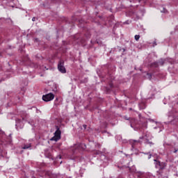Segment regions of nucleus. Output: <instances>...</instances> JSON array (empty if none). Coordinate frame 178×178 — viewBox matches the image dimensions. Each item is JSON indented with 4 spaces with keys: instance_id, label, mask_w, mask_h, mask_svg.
Listing matches in <instances>:
<instances>
[{
    "instance_id": "obj_1",
    "label": "nucleus",
    "mask_w": 178,
    "mask_h": 178,
    "mask_svg": "<svg viewBox=\"0 0 178 178\" xmlns=\"http://www.w3.org/2000/svg\"><path fill=\"white\" fill-rule=\"evenodd\" d=\"M86 146L83 143H78L74 145L73 147H71V150L72 151V154H77V152H80L81 151H84L86 149Z\"/></svg>"
},
{
    "instance_id": "obj_2",
    "label": "nucleus",
    "mask_w": 178,
    "mask_h": 178,
    "mask_svg": "<svg viewBox=\"0 0 178 178\" xmlns=\"http://www.w3.org/2000/svg\"><path fill=\"white\" fill-rule=\"evenodd\" d=\"M154 162H155V168L156 169H159V170H163V169H165V168H166V163L164 162H161L156 159H154Z\"/></svg>"
},
{
    "instance_id": "obj_3",
    "label": "nucleus",
    "mask_w": 178,
    "mask_h": 178,
    "mask_svg": "<svg viewBox=\"0 0 178 178\" xmlns=\"http://www.w3.org/2000/svg\"><path fill=\"white\" fill-rule=\"evenodd\" d=\"M54 98L55 95L53 93L46 94L42 96V99L44 102H49V101H52Z\"/></svg>"
},
{
    "instance_id": "obj_4",
    "label": "nucleus",
    "mask_w": 178,
    "mask_h": 178,
    "mask_svg": "<svg viewBox=\"0 0 178 178\" xmlns=\"http://www.w3.org/2000/svg\"><path fill=\"white\" fill-rule=\"evenodd\" d=\"M15 126L17 130H21V129H23V127H24V120H17Z\"/></svg>"
},
{
    "instance_id": "obj_5",
    "label": "nucleus",
    "mask_w": 178,
    "mask_h": 178,
    "mask_svg": "<svg viewBox=\"0 0 178 178\" xmlns=\"http://www.w3.org/2000/svg\"><path fill=\"white\" fill-rule=\"evenodd\" d=\"M0 144L6 145V144H10V135L9 136V138L8 139H1Z\"/></svg>"
},
{
    "instance_id": "obj_6",
    "label": "nucleus",
    "mask_w": 178,
    "mask_h": 178,
    "mask_svg": "<svg viewBox=\"0 0 178 178\" xmlns=\"http://www.w3.org/2000/svg\"><path fill=\"white\" fill-rule=\"evenodd\" d=\"M58 70L59 72H60V73H66V68L62 64H58Z\"/></svg>"
},
{
    "instance_id": "obj_7",
    "label": "nucleus",
    "mask_w": 178,
    "mask_h": 178,
    "mask_svg": "<svg viewBox=\"0 0 178 178\" xmlns=\"http://www.w3.org/2000/svg\"><path fill=\"white\" fill-rule=\"evenodd\" d=\"M60 140V134H55L54 137L51 138V141H58Z\"/></svg>"
},
{
    "instance_id": "obj_8",
    "label": "nucleus",
    "mask_w": 178,
    "mask_h": 178,
    "mask_svg": "<svg viewBox=\"0 0 178 178\" xmlns=\"http://www.w3.org/2000/svg\"><path fill=\"white\" fill-rule=\"evenodd\" d=\"M31 147V145L29 144V145H24V147H22L23 149H29V148Z\"/></svg>"
},
{
    "instance_id": "obj_9",
    "label": "nucleus",
    "mask_w": 178,
    "mask_h": 178,
    "mask_svg": "<svg viewBox=\"0 0 178 178\" xmlns=\"http://www.w3.org/2000/svg\"><path fill=\"white\" fill-rule=\"evenodd\" d=\"M44 175H45L46 176H48V178L51 177V172L49 171H44Z\"/></svg>"
},
{
    "instance_id": "obj_10",
    "label": "nucleus",
    "mask_w": 178,
    "mask_h": 178,
    "mask_svg": "<svg viewBox=\"0 0 178 178\" xmlns=\"http://www.w3.org/2000/svg\"><path fill=\"white\" fill-rule=\"evenodd\" d=\"M139 142L137 141V140H133V143H132V147L133 148H135L136 147V145H137V144H138Z\"/></svg>"
},
{
    "instance_id": "obj_11",
    "label": "nucleus",
    "mask_w": 178,
    "mask_h": 178,
    "mask_svg": "<svg viewBox=\"0 0 178 178\" xmlns=\"http://www.w3.org/2000/svg\"><path fill=\"white\" fill-rule=\"evenodd\" d=\"M62 132L60 131L59 128L56 127V131H55L54 134H61Z\"/></svg>"
},
{
    "instance_id": "obj_12",
    "label": "nucleus",
    "mask_w": 178,
    "mask_h": 178,
    "mask_svg": "<svg viewBox=\"0 0 178 178\" xmlns=\"http://www.w3.org/2000/svg\"><path fill=\"white\" fill-rule=\"evenodd\" d=\"M135 40H136V41H138V40H140V35H135Z\"/></svg>"
},
{
    "instance_id": "obj_13",
    "label": "nucleus",
    "mask_w": 178,
    "mask_h": 178,
    "mask_svg": "<svg viewBox=\"0 0 178 178\" xmlns=\"http://www.w3.org/2000/svg\"><path fill=\"white\" fill-rule=\"evenodd\" d=\"M96 147H99V148H101V145H100L99 143H97V144L96 145Z\"/></svg>"
},
{
    "instance_id": "obj_14",
    "label": "nucleus",
    "mask_w": 178,
    "mask_h": 178,
    "mask_svg": "<svg viewBox=\"0 0 178 178\" xmlns=\"http://www.w3.org/2000/svg\"><path fill=\"white\" fill-rule=\"evenodd\" d=\"M5 134V131L0 130V134Z\"/></svg>"
},
{
    "instance_id": "obj_15",
    "label": "nucleus",
    "mask_w": 178,
    "mask_h": 178,
    "mask_svg": "<svg viewBox=\"0 0 178 178\" xmlns=\"http://www.w3.org/2000/svg\"><path fill=\"white\" fill-rule=\"evenodd\" d=\"M161 12L163 13H166V10L165 8H163V10L161 11Z\"/></svg>"
},
{
    "instance_id": "obj_16",
    "label": "nucleus",
    "mask_w": 178,
    "mask_h": 178,
    "mask_svg": "<svg viewBox=\"0 0 178 178\" xmlns=\"http://www.w3.org/2000/svg\"><path fill=\"white\" fill-rule=\"evenodd\" d=\"M32 22H35V17L32 18Z\"/></svg>"
},
{
    "instance_id": "obj_17",
    "label": "nucleus",
    "mask_w": 178,
    "mask_h": 178,
    "mask_svg": "<svg viewBox=\"0 0 178 178\" xmlns=\"http://www.w3.org/2000/svg\"><path fill=\"white\" fill-rule=\"evenodd\" d=\"M83 127H84V129H87V125L83 124Z\"/></svg>"
},
{
    "instance_id": "obj_18",
    "label": "nucleus",
    "mask_w": 178,
    "mask_h": 178,
    "mask_svg": "<svg viewBox=\"0 0 178 178\" xmlns=\"http://www.w3.org/2000/svg\"><path fill=\"white\" fill-rule=\"evenodd\" d=\"M148 159H151V154L149 155Z\"/></svg>"
},
{
    "instance_id": "obj_19",
    "label": "nucleus",
    "mask_w": 178,
    "mask_h": 178,
    "mask_svg": "<svg viewBox=\"0 0 178 178\" xmlns=\"http://www.w3.org/2000/svg\"><path fill=\"white\" fill-rule=\"evenodd\" d=\"M174 152H175V153L177 152V149H175Z\"/></svg>"
},
{
    "instance_id": "obj_20",
    "label": "nucleus",
    "mask_w": 178,
    "mask_h": 178,
    "mask_svg": "<svg viewBox=\"0 0 178 178\" xmlns=\"http://www.w3.org/2000/svg\"><path fill=\"white\" fill-rule=\"evenodd\" d=\"M159 130H161V129L160 128H157Z\"/></svg>"
},
{
    "instance_id": "obj_21",
    "label": "nucleus",
    "mask_w": 178,
    "mask_h": 178,
    "mask_svg": "<svg viewBox=\"0 0 178 178\" xmlns=\"http://www.w3.org/2000/svg\"><path fill=\"white\" fill-rule=\"evenodd\" d=\"M97 154H99V152H98Z\"/></svg>"
},
{
    "instance_id": "obj_22",
    "label": "nucleus",
    "mask_w": 178,
    "mask_h": 178,
    "mask_svg": "<svg viewBox=\"0 0 178 178\" xmlns=\"http://www.w3.org/2000/svg\"><path fill=\"white\" fill-rule=\"evenodd\" d=\"M3 137H6V135H4V136Z\"/></svg>"
},
{
    "instance_id": "obj_23",
    "label": "nucleus",
    "mask_w": 178,
    "mask_h": 178,
    "mask_svg": "<svg viewBox=\"0 0 178 178\" xmlns=\"http://www.w3.org/2000/svg\"><path fill=\"white\" fill-rule=\"evenodd\" d=\"M34 178H35V177H34Z\"/></svg>"
}]
</instances>
